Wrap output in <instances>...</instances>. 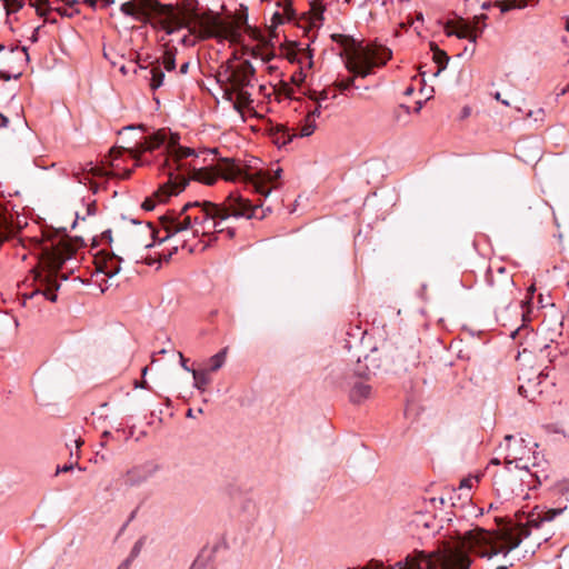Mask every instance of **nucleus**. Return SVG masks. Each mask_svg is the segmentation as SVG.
Segmentation results:
<instances>
[{
    "label": "nucleus",
    "instance_id": "nucleus-1",
    "mask_svg": "<svg viewBox=\"0 0 569 569\" xmlns=\"http://www.w3.org/2000/svg\"><path fill=\"white\" fill-rule=\"evenodd\" d=\"M567 506L546 509L535 507L525 516V521L518 517V523L510 528L498 532H490L480 528L466 532L457 541H451L452 546L463 550L468 556L470 552L481 558L492 559L502 555L506 557L511 550L525 545V551L535 553L543 542H547L552 532L545 530L543 525L556 519L563 513Z\"/></svg>",
    "mask_w": 569,
    "mask_h": 569
},
{
    "label": "nucleus",
    "instance_id": "nucleus-2",
    "mask_svg": "<svg viewBox=\"0 0 569 569\" xmlns=\"http://www.w3.org/2000/svg\"><path fill=\"white\" fill-rule=\"evenodd\" d=\"M148 21L153 14V27H160L168 34L187 28L200 38L226 39L238 42L241 33L233 21H224L211 10L198 12L196 9H176L171 4H162L158 0H137Z\"/></svg>",
    "mask_w": 569,
    "mask_h": 569
},
{
    "label": "nucleus",
    "instance_id": "nucleus-3",
    "mask_svg": "<svg viewBox=\"0 0 569 569\" xmlns=\"http://www.w3.org/2000/svg\"><path fill=\"white\" fill-rule=\"evenodd\" d=\"M505 467L495 475L493 486L497 495L509 499L513 493L523 492V486L532 483L533 475L529 470L531 448L522 438L508 435L499 445Z\"/></svg>",
    "mask_w": 569,
    "mask_h": 569
},
{
    "label": "nucleus",
    "instance_id": "nucleus-4",
    "mask_svg": "<svg viewBox=\"0 0 569 569\" xmlns=\"http://www.w3.org/2000/svg\"><path fill=\"white\" fill-rule=\"evenodd\" d=\"M470 566L471 559L463 550L452 546L451 541H443L431 552L415 551L393 566L371 561L363 569H470Z\"/></svg>",
    "mask_w": 569,
    "mask_h": 569
},
{
    "label": "nucleus",
    "instance_id": "nucleus-5",
    "mask_svg": "<svg viewBox=\"0 0 569 569\" xmlns=\"http://www.w3.org/2000/svg\"><path fill=\"white\" fill-rule=\"evenodd\" d=\"M256 69L250 61L234 63L228 60L220 66L217 81L223 91V98L232 102L234 110L242 111L253 102L250 88L254 87Z\"/></svg>",
    "mask_w": 569,
    "mask_h": 569
},
{
    "label": "nucleus",
    "instance_id": "nucleus-6",
    "mask_svg": "<svg viewBox=\"0 0 569 569\" xmlns=\"http://www.w3.org/2000/svg\"><path fill=\"white\" fill-rule=\"evenodd\" d=\"M258 206H252L241 196L230 193L222 206L210 201L187 202L181 209V214L191 218V226H203L209 220H224L229 216L252 218Z\"/></svg>",
    "mask_w": 569,
    "mask_h": 569
},
{
    "label": "nucleus",
    "instance_id": "nucleus-7",
    "mask_svg": "<svg viewBox=\"0 0 569 569\" xmlns=\"http://www.w3.org/2000/svg\"><path fill=\"white\" fill-rule=\"evenodd\" d=\"M346 67L356 76L362 78L371 73L373 67L383 66L391 58V50L377 44L362 46L353 39L343 41Z\"/></svg>",
    "mask_w": 569,
    "mask_h": 569
},
{
    "label": "nucleus",
    "instance_id": "nucleus-8",
    "mask_svg": "<svg viewBox=\"0 0 569 569\" xmlns=\"http://www.w3.org/2000/svg\"><path fill=\"white\" fill-rule=\"evenodd\" d=\"M219 170L228 181L242 179L244 182L252 184L254 190L263 197H267L271 192V189H268L266 184L279 179L282 171L278 168L273 172L260 170L256 173H250L243 170L234 159L221 160L219 162Z\"/></svg>",
    "mask_w": 569,
    "mask_h": 569
},
{
    "label": "nucleus",
    "instance_id": "nucleus-9",
    "mask_svg": "<svg viewBox=\"0 0 569 569\" xmlns=\"http://www.w3.org/2000/svg\"><path fill=\"white\" fill-rule=\"evenodd\" d=\"M76 252L74 246L67 238L48 240L43 247V256L50 269L47 284H59L60 281L68 280L66 273L60 271L61 264Z\"/></svg>",
    "mask_w": 569,
    "mask_h": 569
},
{
    "label": "nucleus",
    "instance_id": "nucleus-10",
    "mask_svg": "<svg viewBox=\"0 0 569 569\" xmlns=\"http://www.w3.org/2000/svg\"><path fill=\"white\" fill-rule=\"evenodd\" d=\"M487 20L488 16L485 13L477 14L472 19L459 17L446 22L445 32L447 36H456L459 39H467L476 43L487 27Z\"/></svg>",
    "mask_w": 569,
    "mask_h": 569
},
{
    "label": "nucleus",
    "instance_id": "nucleus-11",
    "mask_svg": "<svg viewBox=\"0 0 569 569\" xmlns=\"http://www.w3.org/2000/svg\"><path fill=\"white\" fill-rule=\"evenodd\" d=\"M188 183V178L169 172L168 180L153 192L152 197L143 201L142 208L144 210H152L156 201L166 202L171 196H177L183 191Z\"/></svg>",
    "mask_w": 569,
    "mask_h": 569
},
{
    "label": "nucleus",
    "instance_id": "nucleus-12",
    "mask_svg": "<svg viewBox=\"0 0 569 569\" xmlns=\"http://www.w3.org/2000/svg\"><path fill=\"white\" fill-rule=\"evenodd\" d=\"M439 529V521L432 512L417 511L408 521V531L418 539L429 538Z\"/></svg>",
    "mask_w": 569,
    "mask_h": 569
},
{
    "label": "nucleus",
    "instance_id": "nucleus-13",
    "mask_svg": "<svg viewBox=\"0 0 569 569\" xmlns=\"http://www.w3.org/2000/svg\"><path fill=\"white\" fill-rule=\"evenodd\" d=\"M178 141H179V136L171 133L169 141L167 143V150H168L169 157L167 158V160L164 162V166L168 169L167 174L169 172L178 174L177 171L184 170V164L181 161L190 156H194L193 149H190L187 147H181L178 144ZM179 176H181V173H179ZM182 177H184V174H182Z\"/></svg>",
    "mask_w": 569,
    "mask_h": 569
},
{
    "label": "nucleus",
    "instance_id": "nucleus-14",
    "mask_svg": "<svg viewBox=\"0 0 569 569\" xmlns=\"http://www.w3.org/2000/svg\"><path fill=\"white\" fill-rule=\"evenodd\" d=\"M162 227L169 233H177L191 228V218L189 216L181 214V211L177 213L174 210L168 211L160 218Z\"/></svg>",
    "mask_w": 569,
    "mask_h": 569
},
{
    "label": "nucleus",
    "instance_id": "nucleus-15",
    "mask_svg": "<svg viewBox=\"0 0 569 569\" xmlns=\"http://www.w3.org/2000/svg\"><path fill=\"white\" fill-rule=\"evenodd\" d=\"M167 141V132L164 129H161L153 133L150 137L144 138L143 142H140L136 146L134 149H126L132 158L139 159V156L144 151H152L160 146L164 144Z\"/></svg>",
    "mask_w": 569,
    "mask_h": 569
},
{
    "label": "nucleus",
    "instance_id": "nucleus-16",
    "mask_svg": "<svg viewBox=\"0 0 569 569\" xmlns=\"http://www.w3.org/2000/svg\"><path fill=\"white\" fill-rule=\"evenodd\" d=\"M30 6L34 7L37 13L40 17H43L46 20H49L48 16L52 10L57 11L60 16H66V17H72L76 13H79V10L76 7H73V8H69L67 6L66 7H58V6L51 7L50 0H37V1L30 0Z\"/></svg>",
    "mask_w": 569,
    "mask_h": 569
},
{
    "label": "nucleus",
    "instance_id": "nucleus-17",
    "mask_svg": "<svg viewBox=\"0 0 569 569\" xmlns=\"http://www.w3.org/2000/svg\"><path fill=\"white\" fill-rule=\"evenodd\" d=\"M152 471L148 466H134L123 476L126 485L134 486L146 481Z\"/></svg>",
    "mask_w": 569,
    "mask_h": 569
},
{
    "label": "nucleus",
    "instance_id": "nucleus-18",
    "mask_svg": "<svg viewBox=\"0 0 569 569\" xmlns=\"http://www.w3.org/2000/svg\"><path fill=\"white\" fill-rule=\"evenodd\" d=\"M57 289L59 287H37L34 290H32L31 293H23V305H26L27 299H43L49 300L51 302H54L57 300Z\"/></svg>",
    "mask_w": 569,
    "mask_h": 569
},
{
    "label": "nucleus",
    "instance_id": "nucleus-19",
    "mask_svg": "<svg viewBox=\"0 0 569 569\" xmlns=\"http://www.w3.org/2000/svg\"><path fill=\"white\" fill-rule=\"evenodd\" d=\"M224 158L219 159L218 162L223 160ZM218 174H220L224 180H227L221 171L219 170V163L216 166V171H211L209 169H194L193 168V179L200 182H203L208 186L213 184L217 181Z\"/></svg>",
    "mask_w": 569,
    "mask_h": 569
},
{
    "label": "nucleus",
    "instance_id": "nucleus-20",
    "mask_svg": "<svg viewBox=\"0 0 569 569\" xmlns=\"http://www.w3.org/2000/svg\"><path fill=\"white\" fill-rule=\"evenodd\" d=\"M371 395V387L365 382H356L349 393L350 400L355 403H361Z\"/></svg>",
    "mask_w": 569,
    "mask_h": 569
},
{
    "label": "nucleus",
    "instance_id": "nucleus-21",
    "mask_svg": "<svg viewBox=\"0 0 569 569\" xmlns=\"http://www.w3.org/2000/svg\"><path fill=\"white\" fill-rule=\"evenodd\" d=\"M293 17H295V11L291 7V1L284 0L283 12L277 11L273 13V16L271 18V27L276 28L279 24H282L284 22V20H292Z\"/></svg>",
    "mask_w": 569,
    "mask_h": 569
},
{
    "label": "nucleus",
    "instance_id": "nucleus-22",
    "mask_svg": "<svg viewBox=\"0 0 569 569\" xmlns=\"http://www.w3.org/2000/svg\"><path fill=\"white\" fill-rule=\"evenodd\" d=\"M120 10L126 16L132 17L139 21H148L138 1H127L121 4Z\"/></svg>",
    "mask_w": 569,
    "mask_h": 569
},
{
    "label": "nucleus",
    "instance_id": "nucleus-23",
    "mask_svg": "<svg viewBox=\"0 0 569 569\" xmlns=\"http://www.w3.org/2000/svg\"><path fill=\"white\" fill-rule=\"evenodd\" d=\"M272 134L274 137V142L282 146L290 142L293 137H297V133H291L290 129L283 124H277L272 129Z\"/></svg>",
    "mask_w": 569,
    "mask_h": 569
},
{
    "label": "nucleus",
    "instance_id": "nucleus-24",
    "mask_svg": "<svg viewBox=\"0 0 569 569\" xmlns=\"http://www.w3.org/2000/svg\"><path fill=\"white\" fill-rule=\"evenodd\" d=\"M149 86L152 90H157L163 83L164 73L159 64L152 66L149 70Z\"/></svg>",
    "mask_w": 569,
    "mask_h": 569
},
{
    "label": "nucleus",
    "instance_id": "nucleus-25",
    "mask_svg": "<svg viewBox=\"0 0 569 569\" xmlns=\"http://www.w3.org/2000/svg\"><path fill=\"white\" fill-rule=\"evenodd\" d=\"M193 386L200 391H204L210 383L208 370H192Z\"/></svg>",
    "mask_w": 569,
    "mask_h": 569
},
{
    "label": "nucleus",
    "instance_id": "nucleus-26",
    "mask_svg": "<svg viewBox=\"0 0 569 569\" xmlns=\"http://www.w3.org/2000/svg\"><path fill=\"white\" fill-rule=\"evenodd\" d=\"M228 348H223L209 359V371H218L226 363Z\"/></svg>",
    "mask_w": 569,
    "mask_h": 569
},
{
    "label": "nucleus",
    "instance_id": "nucleus-27",
    "mask_svg": "<svg viewBox=\"0 0 569 569\" xmlns=\"http://www.w3.org/2000/svg\"><path fill=\"white\" fill-rule=\"evenodd\" d=\"M431 48L433 50V60L438 64L436 74H439L442 70L446 69L449 57L445 51L438 49L433 43H431Z\"/></svg>",
    "mask_w": 569,
    "mask_h": 569
},
{
    "label": "nucleus",
    "instance_id": "nucleus-28",
    "mask_svg": "<svg viewBox=\"0 0 569 569\" xmlns=\"http://www.w3.org/2000/svg\"><path fill=\"white\" fill-rule=\"evenodd\" d=\"M8 14L16 13L24 6V0H2Z\"/></svg>",
    "mask_w": 569,
    "mask_h": 569
},
{
    "label": "nucleus",
    "instance_id": "nucleus-29",
    "mask_svg": "<svg viewBox=\"0 0 569 569\" xmlns=\"http://www.w3.org/2000/svg\"><path fill=\"white\" fill-rule=\"evenodd\" d=\"M533 382L528 379L527 385L521 383L519 386V393L522 395L525 398H528L530 401L535 400V391L532 390Z\"/></svg>",
    "mask_w": 569,
    "mask_h": 569
},
{
    "label": "nucleus",
    "instance_id": "nucleus-30",
    "mask_svg": "<svg viewBox=\"0 0 569 569\" xmlns=\"http://www.w3.org/2000/svg\"><path fill=\"white\" fill-rule=\"evenodd\" d=\"M316 130V122L313 120H309L306 118V123L300 128L299 133L297 136L299 137H309L311 136Z\"/></svg>",
    "mask_w": 569,
    "mask_h": 569
},
{
    "label": "nucleus",
    "instance_id": "nucleus-31",
    "mask_svg": "<svg viewBox=\"0 0 569 569\" xmlns=\"http://www.w3.org/2000/svg\"><path fill=\"white\" fill-rule=\"evenodd\" d=\"M162 64L166 70L171 71L176 68V58L171 51H166L162 59Z\"/></svg>",
    "mask_w": 569,
    "mask_h": 569
},
{
    "label": "nucleus",
    "instance_id": "nucleus-32",
    "mask_svg": "<svg viewBox=\"0 0 569 569\" xmlns=\"http://www.w3.org/2000/svg\"><path fill=\"white\" fill-rule=\"evenodd\" d=\"M250 54L253 58H260L263 61H269L273 58L272 52H264L263 49L259 47L252 48Z\"/></svg>",
    "mask_w": 569,
    "mask_h": 569
},
{
    "label": "nucleus",
    "instance_id": "nucleus-33",
    "mask_svg": "<svg viewBox=\"0 0 569 569\" xmlns=\"http://www.w3.org/2000/svg\"><path fill=\"white\" fill-rule=\"evenodd\" d=\"M479 482L478 476H469L461 480L460 482V489H471L473 486H476Z\"/></svg>",
    "mask_w": 569,
    "mask_h": 569
},
{
    "label": "nucleus",
    "instance_id": "nucleus-34",
    "mask_svg": "<svg viewBox=\"0 0 569 569\" xmlns=\"http://www.w3.org/2000/svg\"><path fill=\"white\" fill-rule=\"evenodd\" d=\"M535 293H536V287H533V286L527 287L526 297L521 301L522 307L529 308V306L533 303L532 300H533Z\"/></svg>",
    "mask_w": 569,
    "mask_h": 569
},
{
    "label": "nucleus",
    "instance_id": "nucleus-35",
    "mask_svg": "<svg viewBox=\"0 0 569 569\" xmlns=\"http://www.w3.org/2000/svg\"><path fill=\"white\" fill-rule=\"evenodd\" d=\"M188 31H190V30L188 29ZM206 39L207 38H200L198 34L189 32L187 36H184L181 39V42L183 46H193L197 40H206Z\"/></svg>",
    "mask_w": 569,
    "mask_h": 569
},
{
    "label": "nucleus",
    "instance_id": "nucleus-36",
    "mask_svg": "<svg viewBox=\"0 0 569 569\" xmlns=\"http://www.w3.org/2000/svg\"><path fill=\"white\" fill-rule=\"evenodd\" d=\"M353 82H355V77H349L345 80H341V81H337L335 83V86L340 90V91H346L348 90L351 86H353Z\"/></svg>",
    "mask_w": 569,
    "mask_h": 569
},
{
    "label": "nucleus",
    "instance_id": "nucleus-37",
    "mask_svg": "<svg viewBox=\"0 0 569 569\" xmlns=\"http://www.w3.org/2000/svg\"><path fill=\"white\" fill-rule=\"evenodd\" d=\"M328 90L323 89L320 92L312 91L310 94V99L315 100L317 103H320L321 100H326L328 98Z\"/></svg>",
    "mask_w": 569,
    "mask_h": 569
},
{
    "label": "nucleus",
    "instance_id": "nucleus-38",
    "mask_svg": "<svg viewBox=\"0 0 569 569\" xmlns=\"http://www.w3.org/2000/svg\"><path fill=\"white\" fill-rule=\"evenodd\" d=\"M320 108H321V104L318 103L317 107L313 110L308 112L306 118H308L309 120H313L315 121L316 118L320 117Z\"/></svg>",
    "mask_w": 569,
    "mask_h": 569
},
{
    "label": "nucleus",
    "instance_id": "nucleus-39",
    "mask_svg": "<svg viewBox=\"0 0 569 569\" xmlns=\"http://www.w3.org/2000/svg\"><path fill=\"white\" fill-rule=\"evenodd\" d=\"M76 466H78V463H77V462H74V463H69V465H64L63 467H58V468H57V473L71 471V470H73V468H74Z\"/></svg>",
    "mask_w": 569,
    "mask_h": 569
},
{
    "label": "nucleus",
    "instance_id": "nucleus-40",
    "mask_svg": "<svg viewBox=\"0 0 569 569\" xmlns=\"http://www.w3.org/2000/svg\"><path fill=\"white\" fill-rule=\"evenodd\" d=\"M312 10L318 16V18L320 19L325 8H323V6H321L319 3H312Z\"/></svg>",
    "mask_w": 569,
    "mask_h": 569
},
{
    "label": "nucleus",
    "instance_id": "nucleus-41",
    "mask_svg": "<svg viewBox=\"0 0 569 569\" xmlns=\"http://www.w3.org/2000/svg\"><path fill=\"white\" fill-rule=\"evenodd\" d=\"M56 2H63L69 8H73V7H76L78 4L77 0H54V1L51 2V4H53Z\"/></svg>",
    "mask_w": 569,
    "mask_h": 569
},
{
    "label": "nucleus",
    "instance_id": "nucleus-42",
    "mask_svg": "<svg viewBox=\"0 0 569 569\" xmlns=\"http://www.w3.org/2000/svg\"><path fill=\"white\" fill-rule=\"evenodd\" d=\"M179 357H180V363H181V367L186 370V371H189L192 373V370L193 369H190L188 366H187V359L183 357V355L180 352L179 353Z\"/></svg>",
    "mask_w": 569,
    "mask_h": 569
},
{
    "label": "nucleus",
    "instance_id": "nucleus-43",
    "mask_svg": "<svg viewBox=\"0 0 569 569\" xmlns=\"http://www.w3.org/2000/svg\"><path fill=\"white\" fill-rule=\"evenodd\" d=\"M189 66H190V63H189V62H184V63H182V64L180 66V73H181V74L187 73V72H188V70H189Z\"/></svg>",
    "mask_w": 569,
    "mask_h": 569
},
{
    "label": "nucleus",
    "instance_id": "nucleus-44",
    "mask_svg": "<svg viewBox=\"0 0 569 569\" xmlns=\"http://www.w3.org/2000/svg\"><path fill=\"white\" fill-rule=\"evenodd\" d=\"M141 546H142V542H141V541H138V542L134 545L133 550H132L133 556H136V555L140 551Z\"/></svg>",
    "mask_w": 569,
    "mask_h": 569
},
{
    "label": "nucleus",
    "instance_id": "nucleus-45",
    "mask_svg": "<svg viewBox=\"0 0 569 569\" xmlns=\"http://www.w3.org/2000/svg\"><path fill=\"white\" fill-rule=\"evenodd\" d=\"M132 173V170L131 169H128V170H124L123 173L121 176H119L121 179H128L130 178Z\"/></svg>",
    "mask_w": 569,
    "mask_h": 569
},
{
    "label": "nucleus",
    "instance_id": "nucleus-46",
    "mask_svg": "<svg viewBox=\"0 0 569 569\" xmlns=\"http://www.w3.org/2000/svg\"><path fill=\"white\" fill-rule=\"evenodd\" d=\"M98 0H84V3L91 8H94Z\"/></svg>",
    "mask_w": 569,
    "mask_h": 569
},
{
    "label": "nucleus",
    "instance_id": "nucleus-47",
    "mask_svg": "<svg viewBox=\"0 0 569 569\" xmlns=\"http://www.w3.org/2000/svg\"><path fill=\"white\" fill-rule=\"evenodd\" d=\"M73 442H74V447H76L77 450H79V448L83 443V441L80 438L74 439Z\"/></svg>",
    "mask_w": 569,
    "mask_h": 569
},
{
    "label": "nucleus",
    "instance_id": "nucleus-48",
    "mask_svg": "<svg viewBox=\"0 0 569 569\" xmlns=\"http://www.w3.org/2000/svg\"><path fill=\"white\" fill-rule=\"evenodd\" d=\"M103 7H108L114 2V0H99Z\"/></svg>",
    "mask_w": 569,
    "mask_h": 569
},
{
    "label": "nucleus",
    "instance_id": "nucleus-49",
    "mask_svg": "<svg viewBox=\"0 0 569 569\" xmlns=\"http://www.w3.org/2000/svg\"><path fill=\"white\" fill-rule=\"evenodd\" d=\"M492 6H496L495 3L492 2H485L482 3L481 8L485 9V10H488L490 9Z\"/></svg>",
    "mask_w": 569,
    "mask_h": 569
},
{
    "label": "nucleus",
    "instance_id": "nucleus-50",
    "mask_svg": "<svg viewBox=\"0 0 569 569\" xmlns=\"http://www.w3.org/2000/svg\"><path fill=\"white\" fill-rule=\"evenodd\" d=\"M421 108H422V103L421 102H417V106L415 108V112H417V113L420 112Z\"/></svg>",
    "mask_w": 569,
    "mask_h": 569
},
{
    "label": "nucleus",
    "instance_id": "nucleus-51",
    "mask_svg": "<svg viewBox=\"0 0 569 569\" xmlns=\"http://www.w3.org/2000/svg\"><path fill=\"white\" fill-rule=\"evenodd\" d=\"M490 465H500L499 458H493L490 460Z\"/></svg>",
    "mask_w": 569,
    "mask_h": 569
},
{
    "label": "nucleus",
    "instance_id": "nucleus-52",
    "mask_svg": "<svg viewBox=\"0 0 569 569\" xmlns=\"http://www.w3.org/2000/svg\"><path fill=\"white\" fill-rule=\"evenodd\" d=\"M496 99H497V100H500L502 103H505V104H507V106L509 104L507 101L501 100L500 93H497V94H496Z\"/></svg>",
    "mask_w": 569,
    "mask_h": 569
},
{
    "label": "nucleus",
    "instance_id": "nucleus-53",
    "mask_svg": "<svg viewBox=\"0 0 569 569\" xmlns=\"http://www.w3.org/2000/svg\"><path fill=\"white\" fill-rule=\"evenodd\" d=\"M496 270L499 273H503L505 272V268L503 267H498Z\"/></svg>",
    "mask_w": 569,
    "mask_h": 569
},
{
    "label": "nucleus",
    "instance_id": "nucleus-54",
    "mask_svg": "<svg viewBox=\"0 0 569 569\" xmlns=\"http://www.w3.org/2000/svg\"><path fill=\"white\" fill-rule=\"evenodd\" d=\"M1 118H2V124L6 126L7 122H8V119L6 117H3V116Z\"/></svg>",
    "mask_w": 569,
    "mask_h": 569
},
{
    "label": "nucleus",
    "instance_id": "nucleus-55",
    "mask_svg": "<svg viewBox=\"0 0 569 569\" xmlns=\"http://www.w3.org/2000/svg\"><path fill=\"white\" fill-rule=\"evenodd\" d=\"M412 91H413L412 88H408L407 91H406V94H411Z\"/></svg>",
    "mask_w": 569,
    "mask_h": 569
},
{
    "label": "nucleus",
    "instance_id": "nucleus-56",
    "mask_svg": "<svg viewBox=\"0 0 569 569\" xmlns=\"http://www.w3.org/2000/svg\"><path fill=\"white\" fill-rule=\"evenodd\" d=\"M187 416H188V417H193V415H192V410H191V409H189V410H188Z\"/></svg>",
    "mask_w": 569,
    "mask_h": 569
},
{
    "label": "nucleus",
    "instance_id": "nucleus-57",
    "mask_svg": "<svg viewBox=\"0 0 569 569\" xmlns=\"http://www.w3.org/2000/svg\"><path fill=\"white\" fill-rule=\"evenodd\" d=\"M497 569H507V565L498 566Z\"/></svg>",
    "mask_w": 569,
    "mask_h": 569
},
{
    "label": "nucleus",
    "instance_id": "nucleus-58",
    "mask_svg": "<svg viewBox=\"0 0 569 569\" xmlns=\"http://www.w3.org/2000/svg\"><path fill=\"white\" fill-rule=\"evenodd\" d=\"M147 371H148V368H147V367H144V368L142 369V375L144 376V375L147 373Z\"/></svg>",
    "mask_w": 569,
    "mask_h": 569
},
{
    "label": "nucleus",
    "instance_id": "nucleus-59",
    "mask_svg": "<svg viewBox=\"0 0 569 569\" xmlns=\"http://www.w3.org/2000/svg\"><path fill=\"white\" fill-rule=\"evenodd\" d=\"M566 30L569 31V19L567 20V23H566Z\"/></svg>",
    "mask_w": 569,
    "mask_h": 569
},
{
    "label": "nucleus",
    "instance_id": "nucleus-60",
    "mask_svg": "<svg viewBox=\"0 0 569 569\" xmlns=\"http://www.w3.org/2000/svg\"><path fill=\"white\" fill-rule=\"evenodd\" d=\"M77 280H80V277L77 276V277L72 278V281H77Z\"/></svg>",
    "mask_w": 569,
    "mask_h": 569
},
{
    "label": "nucleus",
    "instance_id": "nucleus-61",
    "mask_svg": "<svg viewBox=\"0 0 569 569\" xmlns=\"http://www.w3.org/2000/svg\"><path fill=\"white\" fill-rule=\"evenodd\" d=\"M100 170L99 169H96L94 170V174H99Z\"/></svg>",
    "mask_w": 569,
    "mask_h": 569
},
{
    "label": "nucleus",
    "instance_id": "nucleus-62",
    "mask_svg": "<svg viewBox=\"0 0 569 569\" xmlns=\"http://www.w3.org/2000/svg\"><path fill=\"white\" fill-rule=\"evenodd\" d=\"M347 2H350L351 0H346Z\"/></svg>",
    "mask_w": 569,
    "mask_h": 569
}]
</instances>
